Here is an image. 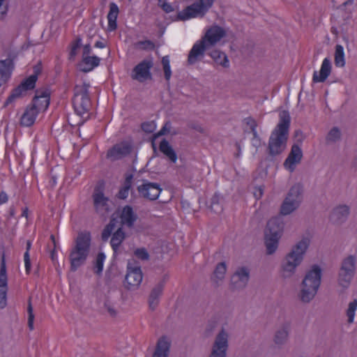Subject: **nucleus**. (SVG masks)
I'll use <instances>...</instances> for the list:
<instances>
[{
  "instance_id": "obj_1",
  "label": "nucleus",
  "mask_w": 357,
  "mask_h": 357,
  "mask_svg": "<svg viewBox=\"0 0 357 357\" xmlns=\"http://www.w3.org/2000/svg\"><path fill=\"white\" fill-rule=\"evenodd\" d=\"M228 34V29L218 24L206 28L202 38L193 45L189 53L188 62L195 63L200 56H204L206 50L216 45L224 44Z\"/></svg>"
},
{
  "instance_id": "obj_2",
  "label": "nucleus",
  "mask_w": 357,
  "mask_h": 357,
  "mask_svg": "<svg viewBox=\"0 0 357 357\" xmlns=\"http://www.w3.org/2000/svg\"><path fill=\"white\" fill-rule=\"evenodd\" d=\"M322 269L312 265L305 273L300 285L298 298L303 303H310L317 294L321 284Z\"/></svg>"
},
{
  "instance_id": "obj_3",
  "label": "nucleus",
  "mask_w": 357,
  "mask_h": 357,
  "mask_svg": "<svg viewBox=\"0 0 357 357\" xmlns=\"http://www.w3.org/2000/svg\"><path fill=\"white\" fill-rule=\"evenodd\" d=\"M290 116L287 111L280 112V122L273 132L269 141V151L271 155L281 153L286 149Z\"/></svg>"
},
{
  "instance_id": "obj_4",
  "label": "nucleus",
  "mask_w": 357,
  "mask_h": 357,
  "mask_svg": "<svg viewBox=\"0 0 357 357\" xmlns=\"http://www.w3.org/2000/svg\"><path fill=\"white\" fill-rule=\"evenodd\" d=\"M137 220V215L134 213L132 208L126 206L115 212L112 217L111 221L106 226L102 233L103 240H107L114 229L119 227L125 225L128 227H132Z\"/></svg>"
},
{
  "instance_id": "obj_5",
  "label": "nucleus",
  "mask_w": 357,
  "mask_h": 357,
  "mask_svg": "<svg viewBox=\"0 0 357 357\" xmlns=\"http://www.w3.org/2000/svg\"><path fill=\"white\" fill-rule=\"evenodd\" d=\"M357 271V257L349 255L340 263L337 275V285L341 290H347L351 286Z\"/></svg>"
},
{
  "instance_id": "obj_6",
  "label": "nucleus",
  "mask_w": 357,
  "mask_h": 357,
  "mask_svg": "<svg viewBox=\"0 0 357 357\" xmlns=\"http://www.w3.org/2000/svg\"><path fill=\"white\" fill-rule=\"evenodd\" d=\"M91 245V234L88 231L80 232L76 239V244L70 255V264L73 271L77 270L86 261Z\"/></svg>"
},
{
  "instance_id": "obj_7",
  "label": "nucleus",
  "mask_w": 357,
  "mask_h": 357,
  "mask_svg": "<svg viewBox=\"0 0 357 357\" xmlns=\"http://www.w3.org/2000/svg\"><path fill=\"white\" fill-rule=\"evenodd\" d=\"M282 233V224L280 218H271L265 229V245L268 254L274 253Z\"/></svg>"
},
{
  "instance_id": "obj_8",
  "label": "nucleus",
  "mask_w": 357,
  "mask_h": 357,
  "mask_svg": "<svg viewBox=\"0 0 357 357\" xmlns=\"http://www.w3.org/2000/svg\"><path fill=\"white\" fill-rule=\"evenodd\" d=\"M303 188L300 183L292 185L284 199L280 208V213L286 216L293 213L303 202Z\"/></svg>"
},
{
  "instance_id": "obj_9",
  "label": "nucleus",
  "mask_w": 357,
  "mask_h": 357,
  "mask_svg": "<svg viewBox=\"0 0 357 357\" xmlns=\"http://www.w3.org/2000/svg\"><path fill=\"white\" fill-rule=\"evenodd\" d=\"M214 1L215 0H197L178 12L176 20L185 21L203 17L212 7Z\"/></svg>"
},
{
  "instance_id": "obj_10",
  "label": "nucleus",
  "mask_w": 357,
  "mask_h": 357,
  "mask_svg": "<svg viewBox=\"0 0 357 357\" xmlns=\"http://www.w3.org/2000/svg\"><path fill=\"white\" fill-rule=\"evenodd\" d=\"M89 85L83 84L75 87L73 105L77 114L83 116L90 108V99L87 93Z\"/></svg>"
},
{
  "instance_id": "obj_11",
  "label": "nucleus",
  "mask_w": 357,
  "mask_h": 357,
  "mask_svg": "<svg viewBox=\"0 0 357 357\" xmlns=\"http://www.w3.org/2000/svg\"><path fill=\"white\" fill-rule=\"evenodd\" d=\"M229 333L222 329L216 335L208 357H227L229 349Z\"/></svg>"
},
{
  "instance_id": "obj_12",
  "label": "nucleus",
  "mask_w": 357,
  "mask_h": 357,
  "mask_svg": "<svg viewBox=\"0 0 357 357\" xmlns=\"http://www.w3.org/2000/svg\"><path fill=\"white\" fill-rule=\"evenodd\" d=\"M143 280V273L139 266L128 264L124 285L128 290H137Z\"/></svg>"
},
{
  "instance_id": "obj_13",
  "label": "nucleus",
  "mask_w": 357,
  "mask_h": 357,
  "mask_svg": "<svg viewBox=\"0 0 357 357\" xmlns=\"http://www.w3.org/2000/svg\"><path fill=\"white\" fill-rule=\"evenodd\" d=\"M302 262V259L288 252L281 263L280 273L282 276L284 278L292 277Z\"/></svg>"
},
{
  "instance_id": "obj_14",
  "label": "nucleus",
  "mask_w": 357,
  "mask_h": 357,
  "mask_svg": "<svg viewBox=\"0 0 357 357\" xmlns=\"http://www.w3.org/2000/svg\"><path fill=\"white\" fill-rule=\"evenodd\" d=\"M37 75H32L24 80L19 86L15 89L5 102V105L13 103L17 98L21 97L24 93L34 88Z\"/></svg>"
},
{
  "instance_id": "obj_15",
  "label": "nucleus",
  "mask_w": 357,
  "mask_h": 357,
  "mask_svg": "<svg viewBox=\"0 0 357 357\" xmlns=\"http://www.w3.org/2000/svg\"><path fill=\"white\" fill-rule=\"evenodd\" d=\"M91 50L89 45H86L83 47L82 60L79 65V68L82 71L89 72L100 63V58L96 56H91L90 54Z\"/></svg>"
},
{
  "instance_id": "obj_16",
  "label": "nucleus",
  "mask_w": 357,
  "mask_h": 357,
  "mask_svg": "<svg viewBox=\"0 0 357 357\" xmlns=\"http://www.w3.org/2000/svg\"><path fill=\"white\" fill-rule=\"evenodd\" d=\"M250 279V270L245 266L238 267L231 278V285L234 289L245 288Z\"/></svg>"
},
{
  "instance_id": "obj_17",
  "label": "nucleus",
  "mask_w": 357,
  "mask_h": 357,
  "mask_svg": "<svg viewBox=\"0 0 357 357\" xmlns=\"http://www.w3.org/2000/svg\"><path fill=\"white\" fill-rule=\"evenodd\" d=\"M8 276L4 256L2 257L0 268V308L3 309L7 305Z\"/></svg>"
},
{
  "instance_id": "obj_18",
  "label": "nucleus",
  "mask_w": 357,
  "mask_h": 357,
  "mask_svg": "<svg viewBox=\"0 0 357 357\" xmlns=\"http://www.w3.org/2000/svg\"><path fill=\"white\" fill-rule=\"evenodd\" d=\"M153 66L152 59H146L137 64L132 72V78L139 82H144L151 77L150 70Z\"/></svg>"
},
{
  "instance_id": "obj_19",
  "label": "nucleus",
  "mask_w": 357,
  "mask_h": 357,
  "mask_svg": "<svg viewBox=\"0 0 357 357\" xmlns=\"http://www.w3.org/2000/svg\"><path fill=\"white\" fill-rule=\"evenodd\" d=\"M310 243L311 236L310 235L303 236L293 245L289 252L303 261Z\"/></svg>"
},
{
  "instance_id": "obj_20",
  "label": "nucleus",
  "mask_w": 357,
  "mask_h": 357,
  "mask_svg": "<svg viewBox=\"0 0 357 357\" xmlns=\"http://www.w3.org/2000/svg\"><path fill=\"white\" fill-rule=\"evenodd\" d=\"M138 191L142 197L154 200L159 197L161 189L156 183L144 182L142 185H139Z\"/></svg>"
},
{
  "instance_id": "obj_21",
  "label": "nucleus",
  "mask_w": 357,
  "mask_h": 357,
  "mask_svg": "<svg viewBox=\"0 0 357 357\" xmlns=\"http://www.w3.org/2000/svg\"><path fill=\"white\" fill-rule=\"evenodd\" d=\"M50 105V93L47 91H37L30 104L31 107H34L37 111L40 113L45 112Z\"/></svg>"
},
{
  "instance_id": "obj_22",
  "label": "nucleus",
  "mask_w": 357,
  "mask_h": 357,
  "mask_svg": "<svg viewBox=\"0 0 357 357\" xmlns=\"http://www.w3.org/2000/svg\"><path fill=\"white\" fill-rule=\"evenodd\" d=\"M303 157L302 151L298 146H294L287 158L284 161V166L286 169L292 172L296 165L300 163Z\"/></svg>"
},
{
  "instance_id": "obj_23",
  "label": "nucleus",
  "mask_w": 357,
  "mask_h": 357,
  "mask_svg": "<svg viewBox=\"0 0 357 357\" xmlns=\"http://www.w3.org/2000/svg\"><path fill=\"white\" fill-rule=\"evenodd\" d=\"M131 149L132 144L130 142H123L111 149L107 153V156L112 160L120 159L130 153Z\"/></svg>"
},
{
  "instance_id": "obj_24",
  "label": "nucleus",
  "mask_w": 357,
  "mask_h": 357,
  "mask_svg": "<svg viewBox=\"0 0 357 357\" xmlns=\"http://www.w3.org/2000/svg\"><path fill=\"white\" fill-rule=\"evenodd\" d=\"M349 214V208L345 204H340L333 208L330 213V220L335 224L344 222Z\"/></svg>"
},
{
  "instance_id": "obj_25",
  "label": "nucleus",
  "mask_w": 357,
  "mask_h": 357,
  "mask_svg": "<svg viewBox=\"0 0 357 357\" xmlns=\"http://www.w3.org/2000/svg\"><path fill=\"white\" fill-rule=\"evenodd\" d=\"M332 70V64L329 58H325L321 65L319 72L314 71L312 80L314 82H324L330 75Z\"/></svg>"
},
{
  "instance_id": "obj_26",
  "label": "nucleus",
  "mask_w": 357,
  "mask_h": 357,
  "mask_svg": "<svg viewBox=\"0 0 357 357\" xmlns=\"http://www.w3.org/2000/svg\"><path fill=\"white\" fill-rule=\"evenodd\" d=\"M13 67V61L10 58L0 61V87L10 78Z\"/></svg>"
},
{
  "instance_id": "obj_27",
  "label": "nucleus",
  "mask_w": 357,
  "mask_h": 357,
  "mask_svg": "<svg viewBox=\"0 0 357 357\" xmlns=\"http://www.w3.org/2000/svg\"><path fill=\"white\" fill-rule=\"evenodd\" d=\"M40 113L35 109L34 107H31L29 105L24 109L20 118V124L24 127H29L32 126Z\"/></svg>"
},
{
  "instance_id": "obj_28",
  "label": "nucleus",
  "mask_w": 357,
  "mask_h": 357,
  "mask_svg": "<svg viewBox=\"0 0 357 357\" xmlns=\"http://www.w3.org/2000/svg\"><path fill=\"white\" fill-rule=\"evenodd\" d=\"M110 236H112L110 244L114 255H116L119 249L120 245L126 238V234L123 231L122 227L118 226L114 229Z\"/></svg>"
},
{
  "instance_id": "obj_29",
  "label": "nucleus",
  "mask_w": 357,
  "mask_h": 357,
  "mask_svg": "<svg viewBox=\"0 0 357 357\" xmlns=\"http://www.w3.org/2000/svg\"><path fill=\"white\" fill-rule=\"evenodd\" d=\"M119 10L118 6L115 3L109 4V11L107 18L108 21L107 31H113L117 27L116 20L119 15Z\"/></svg>"
},
{
  "instance_id": "obj_30",
  "label": "nucleus",
  "mask_w": 357,
  "mask_h": 357,
  "mask_svg": "<svg viewBox=\"0 0 357 357\" xmlns=\"http://www.w3.org/2000/svg\"><path fill=\"white\" fill-rule=\"evenodd\" d=\"M357 312V298L351 299L348 302L344 310V314L347 324H354Z\"/></svg>"
},
{
  "instance_id": "obj_31",
  "label": "nucleus",
  "mask_w": 357,
  "mask_h": 357,
  "mask_svg": "<svg viewBox=\"0 0 357 357\" xmlns=\"http://www.w3.org/2000/svg\"><path fill=\"white\" fill-rule=\"evenodd\" d=\"M164 284L160 283L156 285L151 291L149 298V305L151 310H155L159 303L160 298L163 291Z\"/></svg>"
},
{
  "instance_id": "obj_32",
  "label": "nucleus",
  "mask_w": 357,
  "mask_h": 357,
  "mask_svg": "<svg viewBox=\"0 0 357 357\" xmlns=\"http://www.w3.org/2000/svg\"><path fill=\"white\" fill-rule=\"evenodd\" d=\"M170 342L167 337H161L157 344L153 357H167Z\"/></svg>"
},
{
  "instance_id": "obj_33",
  "label": "nucleus",
  "mask_w": 357,
  "mask_h": 357,
  "mask_svg": "<svg viewBox=\"0 0 357 357\" xmlns=\"http://www.w3.org/2000/svg\"><path fill=\"white\" fill-rule=\"evenodd\" d=\"M209 56L218 64L224 68L229 66V61L226 54L219 50H213L209 53Z\"/></svg>"
},
{
  "instance_id": "obj_34",
  "label": "nucleus",
  "mask_w": 357,
  "mask_h": 357,
  "mask_svg": "<svg viewBox=\"0 0 357 357\" xmlns=\"http://www.w3.org/2000/svg\"><path fill=\"white\" fill-rule=\"evenodd\" d=\"M334 61L337 67L342 68L345 66V54L342 45H337L334 53Z\"/></svg>"
},
{
  "instance_id": "obj_35",
  "label": "nucleus",
  "mask_w": 357,
  "mask_h": 357,
  "mask_svg": "<svg viewBox=\"0 0 357 357\" xmlns=\"http://www.w3.org/2000/svg\"><path fill=\"white\" fill-rule=\"evenodd\" d=\"M160 150L162 153H163L172 162H176L177 160V155L172 149V147L169 144V143L164 140L162 141L160 144Z\"/></svg>"
},
{
  "instance_id": "obj_36",
  "label": "nucleus",
  "mask_w": 357,
  "mask_h": 357,
  "mask_svg": "<svg viewBox=\"0 0 357 357\" xmlns=\"http://www.w3.org/2000/svg\"><path fill=\"white\" fill-rule=\"evenodd\" d=\"M227 272V267L225 263H220L217 265L212 280L216 284L222 282L225 278Z\"/></svg>"
},
{
  "instance_id": "obj_37",
  "label": "nucleus",
  "mask_w": 357,
  "mask_h": 357,
  "mask_svg": "<svg viewBox=\"0 0 357 357\" xmlns=\"http://www.w3.org/2000/svg\"><path fill=\"white\" fill-rule=\"evenodd\" d=\"M94 204L97 210H107L108 199L101 192H97L93 197Z\"/></svg>"
},
{
  "instance_id": "obj_38",
  "label": "nucleus",
  "mask_w": 357,
  "mask_h": 357,
  "mask_svg": "<svg viewBox=\"0 0 357 357\" xmlns=\"http://www.w3.org/2000/svg\"><path fill=\"white\" fill-rule=\"evenodd\" d=\"M289 338V332L285 328L279 329L276 331L273 341L277 345H282L285 344Z\"/></svg>"
},
{
  "instance_id": "obj_39",
  "label": "nucleus",
  "mask_w": 357,
  "mask_h": 357,
  "mask_svg": "<svg viewBox=\"0 0 357 357\" xmlns=\"http://www.w3.org/2000/svg\"><path fill=\"white\" fill-rule=\"evenodd\" d=\"M105 259L106 256L105 254L100 252L98 255L94 266V271L96 274L100 275L102 273Z\"/></svg>"
},
{
  "instance_id": "obj_40",
  "label": "nucleus",
  "mask_w": 357,
  "mask_h": 357,
  "mask_svg": "<svg viewBox=\"0 0 357 357\" xmlns=\"http://www.w3.org/2000/svg\"><path fill=\"white\" fill-rule=\"evenodd\" d=\"M162 63L165 73V79L168 81L172 77V70L170 66V61L168 56L162 57Z\"/></svg>"
},
{
  "instance_id": "obj_41",
  "label": "nucleus",
  "mask_w": 357,
  "mask_h": 357,
  "mask_svg": "<svg viewBox=\"0 0 357 357\" xmlns=\"http://www.w3.org/2000/svg\"><path fill=\"white\" fill-rule=\"evenodd\" d=\"M341 132L337 128H332L326 136L328 142H335L340 139Z\"/></svg>"
},
{
  "instance_id": "obj_42",
  "label": "nucleus",
  "mask_w": 357,
  "mask_h": 357,
  "mask_svg": "<svg viewBox=\"0 0 357 357\" xmlns=\"http://www.w3.org/2000/svg\"><path fill=\"white\" fill-rule=\"evenodd\" d=\"M131 178L130 176L126 178L124 186L119 192V197L121 199H126L129 195V190L131 185Z\"/></svg>"
},
{
  "instance_id": "obj_43",
  "label": "nucleus",
  "mask_w": 357,
  "mask_h": 357,
  "mask_svg": "<svg viewBox=\"0 0 357 357\" xmlns=\"http://www.w3.org/2000/svg\"><path fill=\"white\" fill-rule=\"evenodd\" d=\"M211 210L218 213L222 211V206L220 204V197L218 195H215L211 199Z\"/></svg>"
},
{
  "instance_id": "obj_44",
  "label": "nucleus",
  "mask_w": 357,
  "mask_h": 357,
  "mask_svg": "<svg viewBox=\"0 0 357 357\" xmlns=\"http://www.w3.org/2000/svg\"><path fill=\"white\" fill-rule=\"evenodd\" d=\"M104 307L107 312L111 316V317H115L117 314V310L114 306V305L111 303L109 300H105L104 302Z\"/></svg>"
},
{
  "instance_id": "obj_45",
  "label": "nucleus",
  "mask_w": 357,
  "mask_h": 357,
  "mask_svg": "<svg viewBox=\"0 0 357 357\" xmlns=\"http://www.w3.org/2000/svg\"><path fill=\"white\" fill-rule=\"evenodd\" d=\"M81 46V40L77 39L71 44L70 51V59H73L77 55V50Z\"/></svg>"
},
{
  "instance_id": "obj_46",
  "label": "nucleus",
  "mask_w": 357,
  "mask_h": 357,
  "mask_svg": "<svg viewBox=\"0 0 357 357\" xmlns=\"http://www.w3.org/2000/svg\"><path fill=\"white\" fill-rule=\"evenodd\" d=\"M158 5L167 13H172L174 10V6L165 0H159Z\"/></svg>"
},
{
  "instance_id": "obj_47",
  "label": "nucleus",
  "mask_w": 357,
  "mask_h": 357,
  "mask_svg": "<svg viewBox=\"0 0 357 357\" xmlns=\"http://www.w3.org/2000/svg\"><path fill=\"white\" fill-rule=\"evenodd\" d=\"M135 255L140 259L146 260L149 259V253L145 248H138L135 251Z\"/></svg>"
},
{
  "instance_id": "obj_48",
  "label": "nucleus",
  "mask_w": 357,
  "mask_h": 357,
  "mask_svg": "<svg viewBox=\"0 0 357 357\" xmlns=\"http://www.w3.org/2000/svg\"><path fill=\"white\" fill-rule=\"evenodd\" d=\"M137 47L142 50H153L154 48V44L150 40H145L139 42L137 44Z\"/></svg>"
},
{
  "instance_id": "obj_49",
  "label": "nucleus",
  "mask_w": 357,
  "mask_h": 357,
  "mask_svg": "<svg viewBox=\"0 0 357 357\" xmlns=\"http://www.w3.org/2000/svg\"><path fill=\"white\" fill-rule=\"evenodd\" d=\"M8 11V5L6 0H0V19L4 18Z\"/></svg>"
},
{
  "instance_id": "obj_50",
  "label": "nucleus",
  "mask_w": 357,
  "mask_h": 357,
  "mask_svg": "<svg viewBox=\"0 0 357 357\" xmlns=\"http://www.w3.org/2000/svg\"><path fill=\"white\" fill-rule=\"evenodd\" d=\"M247 124L250 126V128L253 132V135L255 138H257V132H256V127L257 124L254 119L251 118H248L245 119Z\"/></svg>"
},
{
  "instance_id": "obj_51",
  "label": "nucleus",
  "mask_w": 357,
  "mask_h": 357,
  "mask_svg": "<svg viewBox=\"0 0 357 357\" xmlns=\"http://www.w3.org/2000/svg\"><path fill=\"white\" fill-rule=\"evenodd\" d=\"M142 129L146 132H152L155 129V125L153 122L144 123L142 124Z\"/></svg>"
},
{
  "instance_id": "obj_52",
  "label": "nucleus",
  "mask_w": 357,
  "mask_h": 357,
  "mask_svg": "<svg viewBox=\"0 0 357 357\" xmlns=\"http://www.w3.org/2000/svg\"><path fill=\"white\" fill-rule=\"evenodd\" d=\"M24 266L26 273H29L31 270V261H30V257H29V252L28 250H26L24 255Z\"/></svg>"
},
{
  "instance_id": "obj_53",
  "label": "nucleus",
  "mask_w": 357,
  "mask_h": 357,
  "mask_svg": "<svg viewBox=\"0 0 357 357\" xmlns=\"http://www.w3.org/2000/svg\"><path fill=\"white\" fill-rule=\"evenodd\" d=\"M264 193V190L261 187H257L255 189L254 195L257 199L261 197Z\"/></svg>"
},
{
  "instance_id": "obj_54",
  "label": "nucleus",
  "mask_w": 357,
  "mask_h": 357,
  "mask_svg": "<svg viewBox=\"0 0 357 357\" xmlns=\"http://www.w3.org/2000/svg\"><path fill=\"white\" fill-rule=\"evenodd\" d=\"M8 201V196L5 192H0V205L6 203Z\"/></svg>"
},
{
  "instance_id": "obj_55",
  "label": "nucleus",
  "mask_w": 357,
  "mask_h": 357,
  "mask_svg": "<svg viewBox=\"0 0 357 357\" xmlns=\"http://www.w3.org/2000/svg\"><path fill=\"white\" fill-rule=\"evenodd\" d=\"M34 315L28 316V325L30 330L33 329Z\"/></svg>"
},
{
  "instance_id": "obj_56",
  "label": "nucleus",
  "mask_w": 357,
  "mask_h": 357,
  "mask_svg": "<svg viewBox=\"0 0 357 357\" xmlns=\"http://www.w3.org/2000/svg\"><path fill=\"white\" fill-rule=\"evenodd\" d=\"M95 46L98 48H104L105 47V44L101 41H97L95 44Z\"/></svg>"
},
{
  "instance_id": "obj_57",
  "label": "nucleus",
  "mask_w": 357,
  "mask_h": 357,
  "mask_svg": "<svg viewBox=\"0 0 357 357\" xmlns=\"http://www.w3.org/2000/svg\"><path fill=\"white\" fill-rule=\"evenodd\" d=\"M34 315L33 312V307L31 306V303H29L28 305V316Z\"/></svg>"
},
{
  "instance_id": "obj_58",
  "label": "nucleus",
  "mask_w": 357,
  "mask_h": 357,
  "mask_svg": "<svg viewBox=\"0 0 357 357\" xmlns=\"http://www.w3.org/2000/svg\"><path fill=\"white\" fill-rule=\"evenodd\" d=\"M31 246V243L30 241H27V243H26V250H28V252H29Z\"/></svg>"
}]
</instances>
